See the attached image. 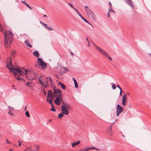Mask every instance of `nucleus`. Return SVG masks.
<instances>
[{
  "label": "nucleus",
  "instance_id": "nucleus-1",
  "mask_svg": "<svg viewBox=\"0 0 151 151\" xmlns=\"http://www.w3.org/2000/svg\"><path fill=\"white\" fill-rule=\"evenodd\" d=\"M3 34L4 45L6 47H10L13 39L14 35L11 31L8 30L6 31Z\"/></svg>",
  "mask_w": 151,
  "mask_h": 151
},
{
  "label": "nucleus",
  "instance_id": "nucleus-2",
  "mask_svg": "<svg viewBox=\"0 0 151 151\" xmlns=\"http://www.w3.org/2000/svg\"><path fill=\"white\" fill-rule=\"evenodd\" d=\"M12 69L14 70V71H16L17 73H19L21 76H23L25 74L27 78L30 80H33L35 78V74H33V76L31 78L27 77L30 76V72L27 70L24 69V68H22L21 69L15 68L14 67H12Z\"/></svg>",
  "mask_w": 151,
  "mask_h": 151
},
{
  "label": "nucleus",
  "instance_id": "nucleus-3",
  "mask_svg": "<svg viewBox=\"0 0 151 151\" xmlns=\"http://www.w3.org/2000/svg\"><path fill=\"white\" fill-rule=\"evenodd\" d=\"M63 104L62 105L61 108V111L64 114L68 115V109H70V106L68 104H65L62 101Z\"/></svg>",
  "mask_w": 151,
  "mask_h": 151
},
{
  "label": "nucleus",
  "instance_id": "nucleus-4",
  "mask_svg": "<svg viewBox=\"0 0 151 151\" xmlns=\"http://www.w3.org/2000/svg\"><path fill=\"white\" fill-rule=\"evenodd\" d=\"M94 46L96 50L100 54L103 56H107L110 60H112L111 58L109 55L108 53L106 51L95 45H94Z\"/></svg>",
  "mask_w": 151,
  "mask_h": 151
},
{
  "label": "nucleus",
  "instance_id": "nucleus-5",
  "mask_svg": "<svg viewBox=\"0 0 151 151\" xmlns=\"http://www.w3.org/2000/svg\"><path fill=\"white\" fill-rule=\"evenodd\" d=\"M37 62L38 63L40 64V65H39L38 64H35V66L36 67H38L39 65H40L42 67V69H44L47 66L46 64L43 61L41 58H38Z\"/></svg>",
  "mask_w": 151,
  "mask_h": 151
},
{
  "label": "nucleus",
  "instance_id": "nucleus-6",
  "mask_svg": "<svg viewBox=\"0 0 151 151\" xmlns=\"http://www.w3.org/2000/svg\"><path fill=\"white\" fill-rule=\"evenodd\" d=\"M62 96V94H58L56 97L54 101V102L56 105H59L60 104Z\"/></svg>",
  "mask_w": 151,
  "mask_h": 151
},
{
  "label": "nucleus",
  "instance_id": "nucleus-7",
  "mask_svg": "<svg viewBox=\"0 0 151 151\" xmlns=\"http://www.w3.org/2000/svg\"><path fill=\"white\" fill-rule=\"evenodd\" d=\"M7 62H9L7 63L6 65L7 67L9 68V70H10L11 72H14V70H12L11 68H9V66L13 67V65L12 64V60L11 58H9L7 60Z\"/></svg>",
  "mask_w": 151,
  "mask_h": 151
},
{
  "label": "nucleus",
  "instance_id": "nucleus-8",
  "mask_svg": "<svg viewBox=\"0 0 151 151\" xmlns=\"http://www.w3.org/2000/svg\"><path fill=\"white\" fill-rule=\"evenodd\" d=\"M8 109L9 111L8 113L11 116H13L14 115V109L13 107L10 106H8Z\"/></svg>",
  "mask_w": 151,
  "mask_h": 151
},
{
  "label": "nucleus",
  "instance_id": "nucleus-9",
  "mask_svg": "<svg viewBox=\"0 0 151 151\" xmlns=\"http://www.w3.org/2000/svg\"><path fill=\"white\" fill-rule=\"evenodd\" d=\"M62 93V91H60V90L58 89H56V88H54L53 89V96L55 97L57 95H58V94L59 93H60V94H61Z\"/></svg>",
  "mask_w": 151,
  "mask_h": 151
},
{
  "label": "nucleus",
  "instance_id": "nucleus-10",
  "mask_svg": "<svg viewBox=\"0 0 151 151\" xmlns=\"http://www.w3.org/2000/svg\"><path fill=\"white\" fill-rule=\"evenodd\" d=\"M87 12L88 15L90 16L92 18L93 20H95V16L94 14L91 10H89Z\"/></svg>",
  "mask_w": 151,
  "mask_h": 151
},
{
  "label": "nucleus",
  "instance_id": "nucleus-11",
  "mask_svg": "<svg viewBox=\"0 0 151 151\" xmlns=\"http://www.w3.org/2000/svg\"><path fill=\"white\" fill-rule=\"evenodd\" d=\"M53 96V93H52V91L50 90H49L47 92V98L52 99Z\"/></svg>",
  "mask_w": 151,
  "mask_h": 151
},
{
  "label": "nucleus",
  "instance_id": "nucleus-12",
  "mask_svg": "<svg viewBox=\"0 0 151 151\" xmlns=\"http://www.w3.org/2000/svg\"><path fill=\"white\" fill-rule=\"evenodd\" d=\"M127 4L129 5L132 8L134 9V6L133 2L131 0H125Z\"/></svg>",
  "mask_w": 151,
  "mask_h": 151
},
{
  "label": "nucleus",
  "instance_id": "nucleus-13",
  "mask_svg": "<svg viewBox=\"0 0 151 151\" xmlns=\"http://www.w3.org/2000/svg\"><path fill=\"white\" fill-rule=\"evenodd\" d=\"M116 111L121 113L123 112V109L120 106L119 104H118L116 106Z\"/></svg>",
  "mask_w": 151,
  "mask_h": 151
},
{
  "label": "nucleus",
  "instance_id": "nucleus-14",
  "mask_svg": "<svg viewBox=\"0 0 151 151\" xmlns=\"http://www.w3.org/2000/svg\"><path fill=\"white\" fill-rule=\"evenodd\" d=\"M14 77L18 81L22 80H23L22 78H20L19 76L17 73H14Z\"/></svg>",
  "mask_w": 151,
  "mask_h": 151
},
{
  "label": "nucleus",
  "instance_id": "nucleus-15",
  "mask_svg": "<svg viewBox=\"0 0 151 151\" xmlns=\"http://www.w3.org/2000/svg\"><path fill=\"white\" fill-rule=\"evenodd\" d=\"M126 95L125 94H124L122 98V104L124 106H125L126 105V103L125 102V101H126L127 100V98L126 97Z\"/></svg>",
  "mask_w": 151,
  "mask_h": 151
},
{
  "label": "nucleus",
  "instance_id": "nucleus-16",
  "mask_svg": "<svg viewBox=\"0 0 151 151\" xmlns=\"http://www.w3.org/2000/svg\"><path fill=\"white\" fill-rule=\"evenodd\" d=\"M58 85L60 86L61 88L64 90H65L66 88V86L61 82H59L58 83Z\"/></svg>",
  "mask_w": 151,
  "mask_h": 151
},
{
  "label": "nucleus",
  "instance_id": "nucleus-17",
  "mask_svg": "<svg viewBox=\"0 0 151 151\" xmlns=\"http://www.w3.org/2000/svg\"><path fill=\"white\" fill-rule=\"evenodd\" d=\"M40 77H39V81L40 83L44 87L46 88L47 86V84H46L42 81L40 79Z\"/></svg>",
  "mask_w": 151,
  "mask_h": 151
},
{
  "label": "nucleus",
  "instance_id": "nucleus-18",
  "mask_svg": "<svg viewBox=\"0 0 151 151\" xmlns=\"http://www.w3.org/2000/svg\"><path fill=\"white\" fill-rule=\"evenodd\" d=\"M80 142L81 141L80 140H78L76 142H74L71 143V145H72V147H75V146L77 145L80 144Z\"/></svg>",
  "mask_w": 151,
  "mask_h": 151
},
{
  "label": "nucleus",
  "instance_id": "nucleus-19",
  "mask_svg": "<svg viewBox=\"0 0 151 151\" xmlns=\"http://www.w3.org/2000/svg\"><path fill=\"white\" fill-rule=\"evenodd\" d=\"M25 43L26 45L30 48L32 47V45H31L30 42L28 40H26L25 41Z\"/></svg>",
  "mask_w": 151,
  "mask_h": 151
},
{
  "label": "nucleus",
  "instance_id": "nucleus-20",
  "mask_svg": "<svg viewBox=\"0 0 151 151\" xmlns=\"http://www.w3.org/2000/svg\"><path fill=\"white\" fill-rule=\"evenodd\" d=\"M26 85L27 86L31 88H32L33 86L32 83L31 82H27L26 83Z\"/></svg>",
  "mask_w": 151,
  "mask_h": 151
},
{
  "label": "nucleus",
  "instance_id": "nucleus-21",
  "mask_svg": "<svg viewBox=\"0 0 151 151\" xmlns=\"http://www.w3.org/2000/svg\"><path fill=\"white\" fill-rule=\"evenodd\" d=\"M33 54L36 57H38L39 56V52L37 51H34L33 53Z\"/></svg>",
  "mask_w": 151,
  "mask_h": 151
},
{
  "label": "nucleus",
  "instance_id": "nucleus-22",
  "mask_svg": "<svg viewBox=\"0 0 151 151\" xmlns=\"http://www.w3.org/2000/svg\"><path fill=\"white\" fill-rule=\"evenodd\" d=\"M89 150L88 147L83 149H81L79 150V151H88Z\"/></svg>",
  "mask_w": 151,
  "mask_h": 151
},
{
  "label": "nucleus",
  "instance_id": "nucleus-23",
  "mask_svg": "<svg viewBox=\"0 0 151 151\" xmlns=\"http://www.w3.org/2000/svg\"><path fill=\"white\" fill-rule=\"evenodd\" d=\"M52 106L51 109H50V110L51 111H52L54 112H55L56 111L55 109L54 108V107L53 106V105H51Z\"/></svg>",
  "mask_w": 151,
  "mask_h": 151
},
{
  "label": "nucleus",
  "instance_id": "nucleus-24",
  "mask_svg": "<svg viewBox=\"0 0 151 151\" xmlns=\"http://www.w3.org/2000/svg\"><path fill=\"white\" fill-rule=\"evenodd\" d=\"M63 116V112L59 114L58 115V117L59 118H61Z\"/></svg>",
  "mask_w": 151,
  "mask_h": 151
},
{
  "label": "nucleus",
  "instance_id": "nucleus-25",
  "mask_svg": "<svg viewBox=\"0 0 151 151\" xmlns=\"http://www.w3.org/2000/svg\"><path fill=\"white\" fill-rule=\"evenodd\" d=\"M25 114L26 115V116H27V117H30V116L29 114V112L28 111H26Z\"/></svg>",
  "mask_w": 151,
  "mask_h": 151
},
{
  "label": "nucleus",
  "instance_id": "nucleus-26",
  "mask_svg": "<svg viewBox=\"0 0 151 151\" xmlns=\"http://www.w3.org/2000/svg\"><path fill=\"white\" fill-rule=\"evenodd\" d=\"M48 79H49V81L50 82V85H51L52 84V81L51 78L50 77H48Z\"/></svg>",
  "mask_w": 151,
  "mask_h": 151
},
{
  "label": "nucleus",
  "instance_id": "nucleus-27",
  "mask_svg": "<svg viewBox=\"0 0 151 151\" xmlns=\"http://www.w3.org/2000/svg\"><path fill=\"white\" fill-rule=\"evenodd\" d=\"M85 8L86 9V11L87 12H88V11H89L88 10H90V9H89V8L87 6H85Z\"/></svg>",
  "mask_w": 151,
  "mask_h": 151
},
{
  "label": "nucleus",
  "instance_id": "nucleus-28",
  "mask_svg": "<svg viewBox=\"0 0 151 151\" xmlns=\"http://www.w3.org/2000/svg\"><path fill=\"white\" fill-rule=\"evenodd\" d=\"M39 147L40 146L38 145H35V147L36 148L37 150L38 151L39 149Z\"/></svg>",
  "mask_w": 151,
  "mask_h": 151
},
{
  "label": "nucleus",
  "instance_id": "nucleus-29",
  "mask_svg": "<svg viewBox=\"0 0 151 151\" xmlns=\"http://www.w3.org/2000/svg\"><path fill=\"white\" fill-rule=\"evenodd\" d=\"M112 87L113 89L114 90L116 88V87L115 84L113 83L112 86Z\"/></svg>",
  "mask_w": 151,
  "mask_h": 151
},
{
  "label": "nucleus",
  "instance_id": "nucleus-30",
  "mask_svg": "<svg viewBox=\"0 0 151 151\" xmlns=\"http://www.w3.org/2000/svg\"><path fill=\"white\" fill-rule=\"evenodd\" d=\"M88 150H90L93 149H95L96 148L94 147H88Z\"/></svg>",
  "mask_w": 151,
  "mask_h": 151
},
{
  "label": "nucleus",
  "instance_id": "nucleus-31",
  "mask_svg": "<svg viewBox=\"0 0 151 151\" xmlns=\"http://www.w3.org/2000/svg\"><path fill=\"white\" fill-rule=\"evenodd\" d=\"M25 2V1H22V3L26 5L27 6L29 5L27 3H26Z\"/></svg>",
  "mask_w": 151,
  "mask_h": 151
},
{
  "label": "nucleus",
  "instance_id": "nucleus-32",
  "mask_svg": "<svg viewBox=\"0 0 151 151\" xmlns=\"http://www.w3.org/2000/svg\"><path fill=\"white\" fill-rule=\"evenodd\" d=\"M52 99H49V100L48 102L51 105H53V103H52Z\"/></svg>",
  "mask_w": 151,
  "mask_h": 151
},
{
  "label": "nucleus",
  "instance_id": "nucleus-33",
  "mask_svg": "<svg viewBox=\"0 0 151 151\" xmlns=\"http://www.w3.org/2000/svg\"><path fill=\"white\" fill-rule=\"evenodd\" d=\"M78 14L82 19H84V18L83 17L82 15L80 13H78Z\"/></svg>",
  "mask_w": 151,
  "mask_h": 151
},
{
  "label": "nucleus",
  "instance_id": "nucleus-34",
  "mask_svg": "<svg viewBox=\"0 0 151 151\" xmlns=\"http://www.w3.org/2000/svg\"><path fill=\"white\" fill-rule=\"evenodd\" d=\"M74 84H75V87L76 88H78V84L77 83V82H76Z\"/></svg>",
  "mask_w": 151,
  "mask_h": 151
},
{
  "label": "nucleus",
  "instance_id": "nucleus-35",
  "mask_svg": "<svg viewBox=\"0 0 151 151\" xmlns=\"http://www.w3.org/2000/svg\"><path fill=\"white\" fill-rule=\"evenodd\" d=\"M46 81H45L44 83H45L46 84H47V86L48 85V81H47V77H46Z\"/></svg>",
  "mask_w": 151,
  "mask_h": 151
},
{
  "label": "nucleus",
  "instance_id": "nucleus-36",
  "mask_svg": "<svg viewBox=\"0 0 151 151\" xmlns=\"http://www.w3.org/2000/svg\"><path fill=\"white\" fill-rule=\"evenodd\" d=\"M109 12H114V11L112 9L111 7H110L109 9Z\"/></svg>",
  "mask_w": 151,
  "mask_h": 151
},
{
  "label": "nucleus",
  "instance_id": "nucleus-37",
  "mask_svg": "<svg viewBox=\"0 0 151 151\" xmlns=\"http://www.w3.org/2000/svg\"><path fill=\"white\" fill-rule=\"evenodd\" d=\"M86 40L88 42V43L89 44V45H87V46L88 47H89L90 45V42H89V40L87 37L86 38Z\"/></svg>",
  "mask_w": 151,
  "mask_h": 151
},
{
  "label": "nucleus",
  "instance_id": "nucleus-38",
  "mask_svg": "<svg viewBox=\"0 0 151 151\" xmlns=\"http://www.w3.org/2000/svg\"><path fill=\"white\" fill-rule=\"evenodd\" d=\"M47 29L50 30H53V29L50 27H48Z\"/></svg>",
  "mask_w": 151,
  "mask_h": 151
},
{
  "label": "nucleus",
  "instance_id": "nucleus-39",
  "mask_svg": "<svg viewBox=\"0 0 151 151\" xmlns=\"http://www.w3.org/2000/svg\"><path fill=\"white\" fill-rule=\"evenodd\" d=\"M121 113L117 111L116 112V115L117 116H118L119 115V114H121Z\"/></svg>",
  "mask_w": 151,
  "mask_h": 151
},
{
  "label": "nucleus",
  "instance_id": "nucleus-40",
  "mask_svg": "<svg viewBox=\"0 0 151 151\" xmlns=\"http://www.w3.org/2000/svg\"><path fill=\"white\" fill-rule=\"evenodd\" d=\"M68 4L71 7L73 8H74L73 6V5L71 3H68Z\"/></svg>",
  "mask_w": 151,
  "mask_h": 151
},
{
  "label": "nucleus",
  "instance_id": "nucleus-41",
  "mask_svg": "<svg viewBox=\"0 0 151 151\" xmlns=\"http://www.w3.org/2000/svg\"><path fill=\"white\" fill-rule=\"evenodd\" d=\"M6 140L7 144H11V142H9L7 139H6Z\"/></svg>",
  "mask_w": 151,
  "mask_h": 151
},
{
  "label": "nucleus",
  "instance_id": "nucleus-42",
  "mask_svg": "<svg viewBox=\"0 0 151 151\" xmlns=\"http://www.w3.org/2000/svg\"><path fill=\"white\" fill-rule=\"evenodd\" d=\"M43 26L45 27L47 29L48 27L47 26V25L45 23L43 25Z\"/></svg>",
  "mask_w": 151,
  "mask_h": 151
},
{
  "label": "nucleus",
  "instance_id": "nucleus-43",
  "mask_svg": "<svg viewBox=\"0 0 151 151\" xmlns=\"http://www.w3.org/2000/svg\"><path fill=\"white\" fill-rule=\"evenodd\" d=\"M18 141L19 142V146H20L21 145V143L22 142L21 141L20 142L19 140H18Z\"/></svg>",
  "mask_w": 151,
  "mask_h": 151
},
{
  "label": "nucleus",
  "instance_id": "nucleus-44",
  "mask_svg": "<svg viewBox=\"0 0 151 151\" xmlns=\"http://www.w3.org/2000/svg\"><path fill=\"white\" fill-rule=\"evenodd\" d=\"M43 93H44L45 96L46 95V92L45 90V89H44V92Z\"/></svg>",
  "mask_w": 151,
  "mask_h": 151
},
{
  "label": "nucleus",
  "instance_id": "nucleus-45",
  "mask_svg": "<svg viewBox=\"0 0 151 151\" xmlns=\"http://www.w3.org/2000/svg\"><path fill=\"white\" fill-rule=\"evenodd\" d=\"M117 87H118L119 88V89L120 90H122V88L120 87V86H119V85H117Z\"/></svg>",
  "mask_w": 151,
  "mask_h": 151
},
{
  "label": "nucleus",
  "instance_id": "nucleus-46",
  "mask_svg": "<svg viewBox=\"0 0 151 151\" xmlns=\"http://www.w3.org/2000/svg\"><path fill=\"white\" fill-rule=\"evenodd\" d=\"M110 17V15L109 14V12H108L107 14V17Z\"/></svg>",
  "mask_w": 151,
  "mask_h": 151
},
{
  "label": "nucleus",
  "instance_id": "nucleus-47",
  "mask_svg": "<svg viewBox=\"0 0 151 151\" xmlns=\"http://www.w3.org/2000/svg\"><path fill=\"white\" fill-rule=\"evenodd\" d=\"M27 7H28L30 10H32V8L29 5L27 6Z\"/></svg>",
  "mask_w": 151,
  "mask_h": 151
},
{
  "label": "nucleus",
  "instance_id": "nucleus-48",
  "mask_svg": "<svg viewBox=\"0 0 151 151\" xmlns=\"http://www.w3.org/2000/svg\"><path fill=\"white\" fill-rule=\"evenodd\" d=\"M73 79L74 81V83L76 82H77V81H76V79H74V78H73Z\"/></svg>",
  "mask_w": 151,
  "mask_h": 151
},
{
  "label": "nucleus",
  "instance_id": "nucleus-49",
  "mask_svg": "<svg viewBox=\"0 0 151 151\" xmlns=\"http://www.w3.org/2000/svg\"><path fill=\"white\" fill-rule=\"evenodd\" d=\"M76 11H77L78 13H78H79L78 11V10H77V9H76V8H75L74 7V8H73Z\"/></svg>",
  "mask_w": 151,
  "mask_h": 151
},
{
  "label": "nucleus",
  "instance_id": "nucleus-50",
  "mask_svg": "<svg viewBox=\"0 0 151 151\" xmlns=\"http://www.w3.org/2000/svg\"><path fill=\"white\" fill-rule=\"evenodd\" d=\"M120 91L119 93V95L120 96H121L122 95V90H120Z\"/></svg>",
  "mask_w": 151,
  "mask_h": 151
},
{
  "label": "nucleus",
  "instance_id": "nucleus-51",
  "mask_svg": "<svg viewBox=\"0 0 151 151\" xmlns=\"http://www.w3.org/2000/svg\"><path fill=\"white\" fill-rule=\"evenodd\" d=\"M40 23L41 24H42L43 25L44 24V23L43 22H41V21H40Z\"/></svg>",
  "mask_w": 151,
  "mask_h": 151
},
{
  "label": "nucleus",
  "instance_id": "nucleus-52",
  "mask_svg": "<svg viewBox=\"0 0 151 151\" xmlns=\"http://www.w3.org/2000/svg\"><path fill=\"white\" fill-rule=\"evenodd\" d=\"M109 5L110 6V7H111V3L110 2H109Z\"/></svg>",
  "mask_w": 151,
  "mask_h": 151
},
{
  "label": "nucleus",
  "instance_id": "nucleus-53",
  "mask_svg": "<svg viewBox=\"0 0 151 151\" xmlns=\"http://www.w3.org/2000/svg\"><path fill=\"white\" fill-rule=\"evenodd\" d=\"M70 54L72 56H73L74 55L73 53L71 52H70Z\"/></svg>",
  "mask_w": 151,
  "mask_h": 151
},
{
  "label": "nucleus",
  "instance_id": "nucleus-54",
  "mask_svg": "<svg viewBox=\"0 0 151 151\" xmlns=\"http://www.w3.org/2000/svg\"><path fill=\"white\" fill-rule=\"evenodd\" d=\"M83 20H84L86 22H88V21L85 19V18L84 19H83Z\"/></svg>",
  "mask_w": 151,
  "mask_h": 151
},
{
  "label": "nucleus",
  "instance_id": "nucleus-55",
  "mask_svg": "<svg viewBox=\"0 0 151 151\" xmlns=\"http://www.w3.org/2000/svg\"><path fill=\"white\" fill-rule=\"evenodd\" d=\"M109 131H110L111 130V127H109Z\"/></svg>",
  "mask_w": 151,
  "mask_h": 151
},
{
  "label": "nucleus",
  "instance_id": "nucleus-56",
  "mask_svg": "<svg viewBox=\"0 0 151 151\" xmlns=\"http://www.w3.org/2000/svg\"><path fill=\"white\" fill-rule=\"evenodd\" d=\"M52 119H50L49 120H48V122H52Z\"/></svg>",
  "mask_w": 151,
  "mask_h": 151
},
{
  "label": "nucleus",
  "instance_id": "nucleus-57",
  "mask_svg": "<svg viewBox=\"0 0 151 151\" xmlns=\"http://www.w3.org/2000/svg\"><path fill=\"white\" fill-rule=\"evenodd\" d=\"M87 23H88L89 24H90V25H91V26H92V25L91 24V23H90L89 22H88H88H87Z\"/></svg>",
  "mask_w": 151,
  "mask_h": 151
},
{
  "label": "nucleus",
  "instance_id": "nucleus-58",
  "mask_svg": "<svg viewBox=\"0 0 151 151\" xmlns=\"http://www.w3.org/2000/svg\"><path fill=\"white\" fill-rule=\"evenodd\" d=\"M95 150H100V149H98V148H96V149H95Z\"/></svg>",
  "mask_w": 151,
  "mask_h": 151
},
{
  "label": "nucleus",
  "instance_id": "nucleus-59",
  "mask_svg": "<svg viewBox=\"0 0 151 151\" xmlns=\"http://www.w3.org/2000/svg\"><path fill=\"white\" fill-rule=\"evenodd\" d=\"M48 98H47V99H46V101L48 102L49 101V100L48 99Z\"/></svg>",
  "mask_w": 151,
  "mask_h": 151
},
{
  "label": "nucleus",
  "instance_id": "nucleus-60",
  "mask_svg": "<svg viewBox=\"0 0 151 151\" xmlns=\"http://www.w3.org/2000/svg\"><path fill=\"white\" fill-rule=\"evenodd\" d=\"M26 109H27V107H26V106L25 107V109L24 110L26 111Z\"/></svg>",
  "mask_w": 151,
  "mask_h": 151
},
{
  "label": "nucleus",
  "instance_id": "nucleus-61",
  "mask_svg": "<svg viewBox=\"0 0 151 151\" xmlns=\"http://www.w3.org/2000/svg\"><path fill=\"white\" fill-rule=\"evenodd\" d=\"M9 151H13L12 149H10L9 150Z\"/></svg>",
  "mask_w": 151,
  "mask_h": 151
},
{
  "label": "nucleus",
  "instance_id": "nucleus-62",
  "mask_svg": "<svg viewBox=\"0 0 151 151\" xmlns=\"http://www.w3.org/2000/svg\"><path fill=\"white\" fill-rule=\"evenodd\" d=\"M65 70H66V71H68V69H67V68H65Z\"/></svg>",
  "mask_w": 151,
  "mask_h": 151
},
{
  "label": "nucleus",
  "instance_id": "nucleus-63",
  "mask_svg": "<svg viewBox=\"0 0 151 151\" xmlns=\"http://www.w3.org/2000/svg\"><path fill=\"white\" fill-rule=\"evenodd\" d=\"M30 151H34V150L32 149L31 150H30Z\"/></svg>",
  "mask_w": 151,
  "mask_h": 151
},
{
  "label": "nucleus",
  "instance_id": "nucleus-64",
  "mask_svg": "<svg viewBox=\"0 0 151 151\" xmlns=\"http://www.w3.org/2000/svg\"><path fill=\"white\" fill-rule=\"evenodd\" d=\"M34 151H38L37 150H34Z\"/></svg>",
  "mask_w": 151,
  "mask_h": 151
}]
</instances>
